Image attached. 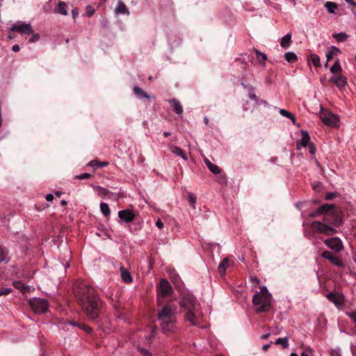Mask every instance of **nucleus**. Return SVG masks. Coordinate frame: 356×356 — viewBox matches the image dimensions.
<instances>
[{"label":"nucleus","mask_w":356,"mask_h":356,"mask_svg":"<svg viewBox=\"0 0 356 356\" xmlns=\"http://www.w3.org/2000/svg\"><path fill=\"white\" fill-rule=\"evenodd\" d=\"M74 293L84 313L91 320H95L100 312V302L95 289L84 281H76Z\"/></svg>","instance_id":"obj_1"},{"label":"nucleus","mask_w":356,"mask_h":356,"mask_svg":"<svg viewBox=\"0 0 356 356\" xmlns=\"http://www.w3.org/2000/svg\"><path fill=\"white\" fill-rule=\"evenodd\" d=\"M179 313L184 315V321L196 326L200 322V304L188 291L179 286Z\"/></svg>","instance_id":"obj_2"},{"label":"nucleus","mask_w":356,"mask_h":356,"mask_svg":"<svg viewBox=\"0 0 356 356\" xmlns=\"http://www.w3.org/2000/svg\"><path fill=\"white\" fill-rule=\"evenodd\" d=\"M252 304L257 313L268 312L271 309L272 296L266 286H262L260 291L254 294Z\"/></svg>","instance_id":"obj_3"},{"label":"nucleus","mask_w":356,"mask_h":356,"mask_svg":"<svg viewBox=\"0 0 356 356\" xmlns=\"http://www.w3.org/2000/svg\"><path fill=\"white\" fill-rule=\"evenodd\" d=\"M176 307L171 304L165 306L159 314L161 321V326L163 332H172L176 328Z\"/></svg>","instance_id":"obj_4"},{"label":"nucleus","mask_w":356,"mask_h":356,"mask_svg":"<svg viewBox=\"0 0 356 356\" xmlns=\"http://www.w3.org/2000/svg\"><path fill=\"white\" fill-rule=\"evenodd\" d=\"M330 205L331 207L325 211L323 220L336 229L343 223L341 214L334 204Z\"/></svg>","instance_id":"obj_5"},{"label":"nucleus","mask_w":356,"mask_h":356,"mask_svg":"<svg viewBox=\"0 0 356 356\" xmlns=\"http://www.w3.org/2000/svg\"><path fill=\"white\" fill-rule=\"evenodd\" d=\"M312 230L316 233L323 234L327 236L335 234L337 231L332 226L323 221H314L311 225Z\"/></svg>","instance_id":"obj_6"},{"label":"nucleus","mask_w":356,"mask_h":356,"mask_svg":"<svg viewBox=\"0 0 356 356\" xmlns=\"http://www.w3.org/2000/svg\"><path fill=\"white\" fill-rule=\"evenodd\" d=\"M29 304L35 313L42 314L48 310L49 303L46 299L33 298L30 300Z\"/></svg>","instance_id":"obj_7"},{"label":"nucleus","mask_w":356,"mask_h":356,"mask_svg":"<svg viewBox=\"0 0 356 356\" xmlns=\"http://www.w3.org/2000/svg\"><path fill=\"white\" fill-rule=\"evenodd\" d=\"M10 31H17L22 35H30L33 33V29L29 23H25L22 21H17L10 28Z\"/></svg>","instance_id":"obj_8"},{"label":"nucleus","mask_w":356,"mask_h":356,"mask_svg":"<svg viewBox=\"0 0 356 356\" xmlns=\"http://www.w3.org/2000/svg\"><path fill=\"white\" fill-rule=\"evenodd\" d=\"M324 243L336 252H339L343 249L341 240L338 237H332L324 241Z\"/></svg>","instance_id":"obj_9"},{"label":"nucleus","mask_w":356,"mask_h":356,"mask_svg":"<svg viewBox=\"0 0 356 356\" xmlns=\"http://www.w3.org/2000/svg\"><path fill=\"white\" fill-rule=\"evenodd\" d=\"M320 117L323 123L327 126H337L339 122L338 117L330 112H321Z\"/></svg>","instance_id":"obj_10"},{"label":"nucleus","mask_w":356,"mask_h":356,"mask_svg":"<svg viewBox=\"0 0 356 356\" xmlns=\"http://www.w3.org/2000/svg\"><path fill=\"white\" fill-rule=\"evenodd\" d=\"M330 81L333 82L337 88L342 90L347 86V79L342 74H334L330 79Z\"/></svg>","instance_id":"obj_11"},{"label":"nucleus","mask_w":356,"mask_h":356,"mask_svg":"<svg viewBox=\"0 0 356 356\" xmlns=\"http://www.w3.org/2000/svg\"><path fill=\"white\" fill-rule=\"evenodd\" d=\"M310 136L309 133L305 130L300 131V139L296 142L297 149H300L301 147H306L310 143Z\"/></svg>","instance_id":"obj_12"},{"label":"nucleus","mask_w":356,"mask_h":356,"mask_svg":"<svg viewBox=\"0 0 356 356\" xmlns=\"http://www.w3.org/2000/svg\"><path fill=\"white\" fill-rule=\"evenodd\" d=\"M118 217L125 222H131L135 218V214L131 209L121 210L118 212Z\"/></svg>","instance_id":"obj_13"},{"label":"nucleus","mask_w":356,"mask_h":356,"mask_svg":"<svg viewBox=\"0 0 356 356\" xmlns=\"http://www.w3.org/2000/svg\"><path fill=\"white\" fill-rule=\"evenodd\" d=\"M321 257L325 259L329 260L333 265L336 266H343V263L339 260V259L337 257L333 255V254L330 251H324L323 252H322Z\"/></svg>","instance_id":"obj_14"},{"label":"nucleus","mask_w":356,"mask_h":356,"mask_svg":"<svg viewBox=\"0 0 356 356\" xmlns=\"http://www.w3.org/2000/svg\"><path fill=\"white\" fill-rule=\"evenodd\" d=\"M159 291L161 296H167L171 294L172 289L170 283L166 280L162 279L160 281Z\"/></svg>","instance_id":"obj_15"},{"label":"nucleus","mask_w":356,"mask_h":356,"mask_svg":"<svg viewBox=\"0 0 356 356\" xmlns=\"http://www.w3.org/2000/svg\"><path fill=\"white\" fill-rule=\"evenodd\" d=\"M182 200H183V201L188 202L193 209H195V203L197 201V197L195 196V194L186 191L185 193L183 194Z\"/></svg>","instance_id":"obj_16"},{"label":"nucleus","mask_w":356,"mask_h":356,"mask_svg":"<svg viewBox=\"0 0 356 356\" xmlns=\"http://www.w3.org/2000/svg\"><path fill=\"white\" fill-rule=\"evenodd\" d=\"M121 278L125 283H131L133 281L131 273L123 266L120 268Z\"/></svg>","instance_id":"obj_17"},{"label":"nucleus","mask_w":356,"mask_h":356,"mask_svg":"<svg viewBox=\"0 0 356 356\" xmlns=\"http://www.w3.org/2000/svg\"><path fill=\"white\" fill-rule=\"evenodd\" d=\"M331 207L330 204H324L320 206L316 211L309 214L310 217L315 218L321 215H324V212L326 209H329Z\"/></svg>","instance_id":"obj_18"},{"label":"nucleus","mask_w":356,"mask_h":356,"mask_svg":"<svg viewBox=\"0 0 356 356\" xmlns=\"http://www.w3.org/2000/svg\"><path fill=\"white\" fill-rule=\"evenodd\" d=\"M115 13L117 15L125 14L129 15L130 14L129 10L127 8L125 4L120 0L118 1Z\"/></svg>","instance_id":"obj_19"},{"label":"nucleus","mask_w":356,"mask_h":356,"mask_svg":"<svg viewBox=\"0 0 356 356\" xmlns=\"http://www.w3.org/2000/svg\"><path fill=\"white\" fill-rule=\"evenodd\" d=\"M229 265V260L227 257L224 258L222 261L220 263L218 270L221 275H224L225 274L226 270Z\"/></svg>","instance_id":"obj_20"},{"label":"nucleus","mask_w":356,"mask_h":356,"mask_svg":"<svg viewBox=\"0 0 356 356\" xmlns=\"http://www.w3.org/2000/svg\"><path fill=\"white\" fill-rule=\"evenodd\" d=\"M67 5L64 1H59L57 7L55 8V12L63 15H67Z\"/></svg>","instance_id":"obj_21"},{"label":"nucleus","mask_w":356,"mask_h":356,"mask_svg":"<svg viewBox=\"0 0 356 356\" xmlns=\"http://www.w3.org/2000/svg\"><path fill=\"white\" fill-rule=\"evenodd\" d=\"M291 44V35L288 33L282 37L280 42V45L284 49H287Z\"/></svg>","instance_id":"obj_22"},{"label":"nucleus","mask_w":356,"mask_h":356,"mask_svg":"<svg viewBox=\"0 0 356 356\" xmlns=\"http://www.w3.org/2000/svg\"><path fill=\"white\" fill-rule=\"evenodd\" d=\"M134 92L135 95H136L139 99H147L150 98L149 95H148L145 92H144L138 86H135L133 88Z\"/></svg>","instance_id":"obj_23"},{"label":"nucleus","mask_w":356,"mask_h":356,"mask_svg":"<svg viewBox=\"0 0 356 356\" xmlns=\"http://www.w3.org/2000/svg\"><path fill=\"white\" fill-rule=\"evenodd\" d=\"M205 163L209 170L213 174H220L221 172V169L216 164L212 163L209 160L206 159Z\"/></svg>","instance_id":"obj_24"},{"label":"nucleus","mask_w":356,"mask_h":356,"mask_svg":"<svg viewBox=\"0 0 356 356\" xmlns=\"http://www.w3.org/2000/svg\"><path fill=\"white\" fill-rule=\"evenodd\" d=\"M339 53H340V50L337 47L332 46L330 49L326 52L327 61L331 60L333 56L337 55Z\"/></svg>","instance_id":"obj_25"},{"label":"nucleus","mask_w":356,"mask_h":356,"mask_svg":"<svg viewBox=\"0 0 356 356\" xmlns=\"http://www.w3.org/2000/svg\"><path fill=\"white\" fill-rule=\"evenodd\" d=\"M68 323L73 326L78 327L79 328L86 331L88 333H90L92 332V328L90 327H89V326L86 325V324H83L81 322L68 321Z\"/></svg>","instance_id":"obj_26"},{"label":"nucleus","mask_w":356,"mask_h":356,"mask_svg":"<svg viewBox=\"0 0 356 356\" xmlns=\"http://www.w3.org/2000/svg\"><path fill=\"white\" fill-rule=\"evenodd\" d=\"M324 6L327 9V12L330 14L334 13L335 10L338 8V5L336 3L332 1H327Z\"/></svg>","instance_id":"obj_27"},{"label":"nucleus","mask_w":356,"mask_h":356,"mask_svg":"<svg viewBox=\"0 0 356 356\" xmlns=\"http://www.w3.org/2000/svg\"><path fill=\"white\" fill-rule=\"evenodd\" d=\"M108 165V162H100L97 160L91 161L90 162H89L88 163V166H90L95 169L105 167V166H107Z\"/></svg>","instance_id":"obj_28"},{"label":"nucleus","mask_w":356,"mask_h":356,"mask_svg":"<svg viewBox=\"0 0 356 356\" xmlns=\"http://www.w3.org/2000/svg\"><path fill=\"white\" fill-rule=\"evenodd\" d=\"M284 58L288 63H294L298 60L296 54L292 51H288L284 54Z\"/></svg>","instance_id":"obj_29"},{"label":"nucleus","mask_w":356,"mask_h":356,"mask_svg":"<svg viewBox=\"0 0 356 356\" xmlns=\"http://www.w3.org/2000/svg\"><path fill=\"white\" fill-rule=\"evenodd\" d=\"M332 37L337 41V42H343L347 40L348 38V35L343 32H341L339 33H334L332 35Z\"/></svg>","instance_id":"obj_30"},{"label":"nucleus","mask_w":356,"mask_h":356,"mask_svg":"<svg viewBox=\"0 0 356 356\" xmlns=\"http://www.w3.org/2000/svg\"><path fill=\"white\" fill-rule=\"evenodd\" d=\"M341 70H342V68L339 63V60L337 59L334 62V65L330 67V71L334 75V74H337L338 72H341Z\"/></svg>","instance_id":"obj_31"},{"label":"nucleus","mask_w":356,"mask_h":356,"mask_svg":"<svg viewBox=\"0 0 356 356\" xmlns=\"http://www.w3.org/2000/svg\"><path fill=\"white\" fill-rule=\"evenodd\" d=\"M95 189L97 192V194L100 197H104L111 193L110 191L102 186H95Z\"/></svg>","instance_id":"obj_32"},{"label":"nucleus","mask_w":356,"mask_h":356,"mask_svg":"<svg viewBox=\"0 0 356 356\" xmlns=\"http://www.w3.org/2000/svg\"><path fill=\"white\" fill-rule=\"evenodd\" d=\"M8 255V250L5 247L0 245V263L5 261Z\"/></svg>","instance_id":"obj_33"},{"label":"nucleus","mask_w":356,"mask_h":356,"mask_svg":"<svg viewBox=\"0 0 356 356\" xmlns=\"http://www.w3.org/2000/svg\"><path fill=\"white\" fill-rule=\"evenodd\" d=\"M100 210L102 214L105 216H108L111 213V210L108 207V204L104 202L101 203L100 204Z\"/></svg>","instance_id":"obj_34"},{"label":"nucleus","mask_w":356,"mask_h":356,"mask_svg":"<svg viewBox=\"0 0 356 356\" xmlns=\"http://www.w3.org/2000/svg\"><path fill=\"white\" fill-rule=\"evenodd\" d=\"M254 51L256 54L257 58L259 60V61L264 65L265 61L267 60L266 54L260 52L257 49H254Z\"/></svg>","instance_id":"obj_35"},{"label":"nucleus","mask_w":356,"mask_h":356,"mask_svg":"<svg viewBox=\"0 0 356 356\" xmlns=\"http://www.w3.org/2000/svg\"><path fill=\"white\" fill-rule=\"evenodd\" d=\"M275 344L282 345L284 348H286L289 346V342L287 337L284 338H278L275 341Z\"/></svg>","instance_id":"obj_36"},{"label":"nucleus","mask_w":356,"mask_h":356,"mask_svg":"<svg viewBox=\"0 0 356 356\" xmlns=\"http://www.w3.org/2000/svg\"><path fill=\"white\" fill-rule=\"evenodd\" d=\"M280 113L282 116H284V117L288 118L289 119L291 120L293 122H295L296 118H295L294 115L293 113L289 112L288 111L284 110V109H280Z\"/></svg>","instance_id":"obj_37"},{"label":"nucleus","mask_w":356,"mask_h":356,"mask_svg":"<svg viewBox=\"0 0 356 356\" xmlns=\"http://www.w3.org/2000/svg\"><path fill=\"white\" fill-rule=\"evenodd\" d=\"M13 285L15 288L19 289L21 291L25 292L26 286L24 283L20 281H15L13 282Z\"/></svg>","instance_id":"obj_38"},{"label":"nucleus","mask_w":356,"mask_h":356,"mask_svg":"<svg viewBox=\"0 0 356 356\" xmlns=\"http://www.w3.org/2000/svg\"><path fill=\"white\" fill-rule=\"evenodd\" d=\"M312 61L315 66H320L321 62H320V58L316 54H312L311 56Z\"/></svg>","instance_id":"obj_39"},{"label":"nucleus","mask_w":356,"mask_h":356,"mask_svg":"<svg viewBox=\"0 0 356 356\" xmlns=\"http://www.w3.org/2000/svg\"><path fill=\"white\" fill-rule=\"evenodd\" d=\"M10 288H1L0 289V296L8 295L11 292Z\"/></svg>","instance_id":"obj_40"},{"label":"nucleus","mask_w":356,"mask_h":356,"mask_svg":"<svg viewBox=\"0 0 356 356\" xmlns=\"http://www.w3.org/2000/svg\"><path fill=\"white\" fill-rule=\"evenodd\" d=\"M138 350L143 356H152V353L147 349L141 348H139Z\"/></svg>","instance_id":"obj_41"},{"label":"nucleus","mask_w":356,"mask_h":356,"mask_svg":"<svg viewBox=\"0 0 356 356\" xmlns=\"http://www.w3.org/2000/svg\"><path fill=\"white\" fill-rule=\"evenodd\" d=\"M90 177H91L90 174L85 172V173L81 174L80 175L76 176V178L79 179H89Z\"/></svg>","instance_id":"obj_42"},{"label":"nucleus","mask_w":356,"mask_h":356,"mask_svg":"<svg viewBox=\"0 0 356 356\" xmlns=\"http://www.w3.org/2000/svg\"><path fill=\"white\" fill-rule=\"evenodd\" d=\"M347 316H349L355 323H356V311H351L346 313Z\"/></svg>","instance_id":"obj_43"},{"label":"nucleus","mask_w":356,"mask_h":356,"mask_svg":"<svg viewBox=\"0 0 356 356\" xmlns=\"http://www.w3.org/2000/svg\"><path fill=\"white\" fill-rule=\"evenodd\" d=\"M309 147V153L312 155H315L316 153V147L313 143H310L309 145H307Z\"/></svg>","instance_id":"obj_44"},{"label":"nucleus","mask_w":356,"mask_h":356,"mask_svg":"<svg viewBox=\"0 0 356 356\" xmlns=\"http://www.w3.org/2000/svg\"><path fill=\"white\" fill-rule=\"evenodd\" d=\"M330 356H341L339 349H333L330 350Z\"/></svg>","instance_id":"obj_45"},{"label":"nucleus","mask_w":356,"mask_h":356,"mask_svg":"<svg viewBox=\"0 0 356 356\" xmlns=\"http://www.w3.org/2000/svg\"><path fill=\"white\" fill-rule=\"evenodd\" d=\"M40 39V35L38 33L33 34V36L30 38V42H35L38 41Z\"/></svg>","instance_id":"obj_46"},{"label":"nucleus","mask_w":356,"mask_h":356,"mask_svg":"<svg viewBox=\"0 0 356 356\" xmlns=\"http://www.w3.org/2000/svg\"><path fill=\"white\" fill-rule=\"evenodd\" d=\"M251 282L254 284V286L257 285L259 283V280L257 277L251 276L250 278Z\"/></svg>","instance_id":"obj_47"},{"label":"nucleus","mask_w":356,"mask_h":356,"mask_svg":"<svg viewBox=\"0 0 356 356\" xmlns=\"http://www.w3.org/2000/svg\"><path fill=\"white\" fill-rule=\"evenodd\" d=\"M327 298H328L329 300H330L331 302H333L334 303H336L335 302V295L333 293H330L327 295Z\"/></svg>","instance_id":"obj_48"},{"label":"nucleus","mask_w":356,"mask_h":356,"mask_svg":"<svg viewBox=\"0 0 356 356\" xmlns=\"http://www.w3.org/2000/svg\"><path fill=\"white\" fill-rule=\"evenodd\" d=\"M334 197H335V193H327L325 195V199L327 200H330L332 199Z\"/></svg>","instance_id":"obj_49"},{"label":"nucleus","mask_w":356,"mask_h":356,"mask_svg":"<svg viewBox=\"0 0 356 356\" xmlns=\"http://www.w3.org/2000/svg\"><path fill=\"white\" fill-rule=\"evenodd\" d=\"M171 102H173L174 103V105H173V109H174V111L176 113H178V103L176 102V101L175 99H172L171 101Z\"/></svg>","instance_id":"obj_50"},{"label":"nucleus","mask_w":356,"mask_h":356,"mask_svg":"<svg viewBox=\"0 0 356 356\" xmlns=\"http://www.w3.org/2000/svg\"><path fill=\"white\" fill-rule=\"evenodd\" d=\"M249 97H250L251 99H252V100H254V101H255V102H257V95H256L255 94H254L253 92H249Z\"/></svg>","instance_id":"obj_51"},{"label":"nucleus","mask_w":356,"mask_h":356,"mask_svg":"<svg viewBox=\"0 0 356 356\" xmlns=\"http://www.w3.org/2000/svg\"><path fill=\"white\" fill-rule=\"evenodd\" d=\"M156 225L157 226L158 228L159 229H162L163 227V222L161 220H158L156 222Z\"/></svg>","instance_id":"obj_52"},{"label":"nucleus","mask_w":356,"mask_h":356,"mask_svg":"<svg viewBox=\"0 0 356 356\" xmlns=\"http://www.w3.org/2000/svg\"><path fill=\"white\" fill-rule=\"evenodd\" d=\"M54 195L52 194H47L46 195V200L48 201V202H51L53 201L54 200Z\"/></svg>","instance_id":"obj_53"},{"label":"nucleus","mask_w":356,"mask_h":356,"mask_svg":"<svg viewBox=\"0 0 356 356\" xmlns=\"http://www.w3.org/2000/svg\"><path fill=\"white\" fill-rule=\"evenodd\" d=\"M12 49L15 52H18L20 50V47L18 44H14L12 47Z\"/></svg>","instance_id":"obj_54"},{"label":"nucleus","mask_w":356,"mask_h":356,"mask_svg":"<svg viewBox=\"0 0 356 356\" xmlns=\"http://www.w3.org/2000/svg\"><path fill=\"white\" fill-rule=\"evenodd\" d=\"M171 151H172V152H173L175 154L178 155V148H177V147H171Z\"/></svg>","instance_id":"obj_55"},{"label":"nucleus","mask_w":356,"mask_h":356,"mask_svg":"<svg viewBox=\"0 0 356 356\" xmlns=\"http://www.w3.org/2000/svg\"><path fill=\"white\" fill-rule=\"evenodd\" d=\"M272 343V342H270V343L268 344H266L264 345L263 347H262V349L264 350V351H266L268 350V349L270 348V344Z\"/></svg>","instance_id":"obj_56"},{"label":"nucleus","mask_w":356,"mask_h":356,"mask_svg":"<svg viewBox=\"0 0 356 356\" xmlns=\"http://www.w3.org/2000/svg\"><path fill=\"white\" fill-rule=\"evenodd\" d=\"M348 3H349L350 5H352V6H356V3L355 2L354 0H345Z\"/></svg>","instance_id":"obj_57"},{"label":"nucleus","mask_w":356,"mask_h":356,"mask_svg":"<svg viewBox=\"0 0 356 356\" xmlns=\"http://www.w3.org/2000/svg\"><path fill=\"white\" fill-rule=\"evenodd\" d=\"M88 13L89 14L90 16L92 15L95 13V10L94 9H92L90 10V7L88 8Z\"/></svg>","instance_id":"obj_58"},{"label":"nucleus","mask_w":356,"mask_h":356,"mask_svg":"<svg viewBox=\"0 0 356 356\" xmlns=\"http://www.w3.org/2000/svg\"><path fill=\"white\" fill-rule=\"evenodd\" d=\"M179 156H181L185 160L186 159V158L185 157L184 152L181 149H179Z\"/></svg>","instance_id":"obj_59"},{"label":"nucleus","mask_w":356,"mask_h":356,"mask_svg":"<svg viewBox=\"0 0 356 356\" xmlns=\"http://www.w3.org/2000/svg\"><path fill=\"white\" fill-rule=\"evenodd\" d=\"M270 336V334L269 333H267V334H263L261 336V339H266L267 338H268Z\"/></svg>","instance_id":"obj_60"},{"label":"nucleus","mask_w":356,"mask_h":356,"mask_svg":"<svg viewBox=\"0 0 356 356\" xmlns=\"http://www.w3.org/2000/svg\"><path fill=\"white\" fill-rule=\"evenodd\" d=\"M321 186V183H318V184H316V186H313V188H314V190H316H316H317V188H318L319 186Z\"/></svg>","instance_id":"obj_61"},{"label":"nucleus","mask_w":356,"mask_h":356,"mask_svg":"<svg viewBox=\"0 0 356 356\" xmlns=\"http://www.w3.org/2000/svg\"><path fill=\"white\" fill-rule=\"evenodd\" d=\"M204 121L205 124H207L209 122V119L207 117H204Z\"/></svg>","instance_id":"obj_62"},{"label":"nucleus","mask_w":356,"mask_h":356,"mask_svg":"<svg viewBox=\"0 0 356 356\" xmlns=\"http://www.w3.org/2000/svg\"><path fill=\"white\" fill-rule=\"evenodd\" d=\"M76 10H72V15H73V17H74V18H75V15H76Z\"/></svg>","instance_id":"obj_63"},{"label":"nucleus","mask_w":356,"mask_h":356,"mask_svg":"<svg viewBox=\"0 0 356 356\" xmlns=\"http://www.w3.org/2000/svg\"><path fill=\"white\" fill-rule=\"evenodd\" d=\"M290 356H298V355L296 353H293L291 354Z\"/></svg>","instance_id":"obj_64"}]
</instances>
